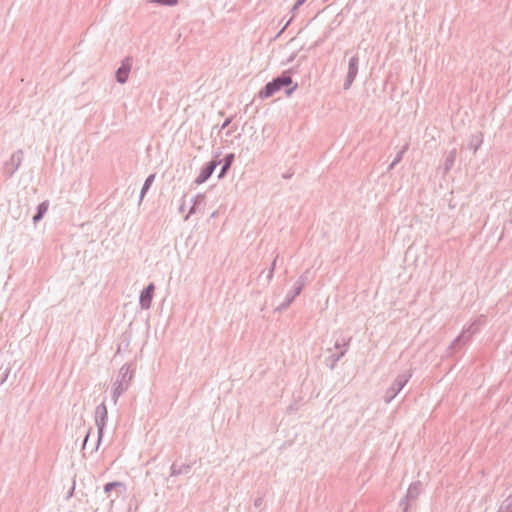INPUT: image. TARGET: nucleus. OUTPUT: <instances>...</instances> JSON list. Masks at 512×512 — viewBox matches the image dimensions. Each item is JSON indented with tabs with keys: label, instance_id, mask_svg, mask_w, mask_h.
Listing matches in <instances>:
<instances>
[{
	"label": "nucleus",
	"instance_id": "38",
	"mask_svg": "<svg viewBox=\"0 0 512 512\" xmlns=\"http://www.w3.org/2000/svg\"><path fill=\"white\" fill-rule=\"evenodd\" d=\"M396 165H397V164H394V161H392V162L389 164V166H388V169H387V170H388V171L393 170V169L396 167Z\"/></svg>",
	"mask_w": 512,
	"mask_h": 512
},
{
	"label": "nucleus",
	"instance_id": "34",
	"mask_svg": "<svg viewBox=\"0 0 512 512\" xmlns=\"http://www.w3.org/2000/svg\"><path fill=\"white\" fill-rule=\"evenodd\" d=\"M236 126H232L227 132H226V136H231L235 130H236Z\"/></svg>",
	"mask_w": 512,
	"mask_h": 512
},
{
	"label": "nucleus",
	"instance_id": "35",
	"mask_svg": "<svg viewBox=\"0 0 512 512\" xmlns=\"http://www.w3.org/2000/svg\"><path fill=\"white\" fill-rule=\"evenodd\" d=\"M276 263H277V257L273 260V262L271 263V266L269 268L273 272L275 271Z\"/></svg>",
	"mask_w": 512,
	"mask_h": 512
},
{
	"label": "nucleus",
	"instance_id": "27",
	"mask_svg": "<svg viewBox=\"0 0 512 512\" xmlns=\"http://www.w3.org/2000/svg\"><path fill=\"white\" fill-rule=\"evenodd\" d=\"M407 149H408V146L406 145L396 154L395 158L393 159L394 164H398L401 162Z\"/></svg>",
	"mask_w": 512,
	"mask_h": 512
},
{
	"label": "nucleus",
	"instance_id": "21",
	"mask_svg": "<svg viewBox=\"0 0 512 512\" xmlns=\"http://www.w3.org/2000/svg\"><path fill=\"white\" fill-rule=\"evenodd\" d=\"M309 271L306 270L303 274H301L298 279L296 280L294 286L295 287H299L300 291H302L305 287V285L307 284V282L309 281Z\"/></svg>",
	"mask_w": 512,
	"mask_h": 512
},
{
	"label": "nucleus",
	"instance_id": "12",
	"mask_svg": "<svg viewBox=\"0 0 512 512\" xmlns=\"http://www.w3.org/2000/svg\"><path fill=\"white\" fill-rule=\"evenodd\" d=\"M351 338L345 339L343 338V346L345 347L343 350L339 351L338 353H333L326 357L325 359V365L329 367L331 370H333L337 364V362L346 354L348 347L350 345Z\"/></svg>",
	"mask_w": 512,
	"mask_h": 512
},
{
	"label": "nucleus",
	"instance_id": "20",
	"mask_svg": "<svg viewBox=\"0 0 512 512\" xmlns=\"http://www.w3.org/2000/svg\"><path fill=\"white\" fill-rule=\"evenodd\" d=\"M482 142V134L472 135L468 144V148L473 150L474 153H476L477 150L480 148Z\"/></svg>",
	"mask_w": 512,
	"mask_h": 512
},
{
	"label": "nucleus",
	"instance_id": "8",
	"mask_svg": "<svg viewBox=\"0 0 512 512\" xmlns=\"http://www.w3.org/2000/svg\"><path fill=\"white\" fill-rule=\"evenodd\" d=\"M472 339L468 337L463 331L451 342L447 348V354L452 356L462 351L467 345L470 344Z\"/></svg>",
	"mask_w": 512,
	"mask_h": 512
},
{
	"label": "nucleus",
	"instance_id": "17",
	"mask_svg": "<svg viewBox=\"0 0 512 512\" xmlns=\"http://www.w3.org/2000/svg\"><path fill=\"white\" fill-rule=\"evenodd\" d=\"M48 207H49L48 200H45L37 205L36 213L32 217L34 224L38 223L39 221H41L43 219L44 215L46 214V212L48 210Z\"/></svg>",
	"mask_w": 512,
	"mask_h": 512
},
{
	"label": "nucleus",
	"instance_id": "5",
	"mask_svg": "<svg viewBox=\"0 0 512 512\" xmlns=\"http://www.w3.org/2000/svg\"><path fill=\"white\" fill-rule=\"evenodd\" d=\"M422 492V483L416 481L410 484L406 495L399 502V506L402 508V512H408L410 508V502L415 501Z\"/></svg>",
	"mask_w": 512,
	"mask_h": 512
},
{
	"label": "nucleus",
	"instance_id": "1",
	"mask_svg": "<svg viewBox=\"0 0 512 512\" xmlns=\"http://www.w3.org/2000/svg\"><path fill=\"white\" fill-rule=\"evenodd\" d=\"M294 71V68L284 70L280 75L267 82L258 92V97L262 100L267 99L282 89H284L286 96L290 97L298 88V84L294 83L292 79Z\"/></svg>",
	"mask_w": 512,
	"mask_h": 512
},
{
	"label": "nucleus",
	"instance_id": "13",
	"mask_svg": "<svg viewBox=\"0 0 512 512\" xmlns=\"http://www.w3.org/2000/svg\"><path fill=\"white\" fill-rule=\"evenodd\" d=\"M485 324V316L484 315H480L479 317H477L473 322H471L470 324H468L467 326H464V328L462 329V331L468 336L470 337L471 339H473V336L475 334H477L479 332V327L481 325H484Z\"/></svg>",
	"mask_w": 512,
	"mask_h": 512
},
{
	"label": "nucleus",
	"instance_id": "36",
	"mask_svg": "<svg viewBox=\"0 0 512 512\" xmlns=\"http://www.w3.org/2000/svg\"><path fill=\"white\" fill-rule=\"evenodd\" d=\"M293 172H287L282 175L284 179H290L293 176Z\"/></svg>",
	"mask_w": 512,
	"mask_h": 512
},
{
	"label": "nucleus",
	"instance_id": "6",
	"mask_svg": "<svg viewBox=\"0 0 512 512\" xmlns=\"http://www.w3.org/2000/svg\"><path fill=\"white\" fill-rule=\"evenodd\" d=\"M23 156V150L18 149L11 155L10 159L5 162L4 174L7 179L11 178L19 169L23 160Z\"/></svg>",
	"mask_w": 512,
	"mask_h": 512
},
{
	"label": "nucleus",
	"instance_id": "2",
	"mask_svg": "<svg viewBox=\"0 0 512 512\" xmlns=\"http://www.w3.org/2000/svg\"><path fill=\"white\" fill-rule=\"evenodd\" d=\"M134 377V370L131 363H125L119 370L118 376L113 383L112 400L117 403L119 397L129 388Z\"/></svg>",
	"mask_w": 512,
	"mask_h": 512
},
{
	"label": "nucleus",
	"instance_id": "30",
	"mask_svg": "<svg viewBox=\"0 0 512 512\" xmlns=\"http://www.w3.org/2000/svg\"><path fill=\"white\" fill-rule=\"evenodd\" d=\"M334 348L337 349V350H343L345 347L343 346V340L340 342L339 340H337L334 344Z\"/></svg>",
	"mask_w": 512,
	"mask_h": 512
},
{
	"label": "nucleus",
	"instance_id": "41",
	"mask_svg": "<svg viewBox=\"0 0 512 512\" xmlns=\"http://www.w3.org/2000/svg\"><path fill=\"white\" fill-rule=\"evenodd\" d=\"M323 2H328L329 0H322Z\"/></svg>",
	"mask_w": 512,
	"mask_h": 512
},
{
	"label": "nucleus",
	"instance_id": "7",
	"mask_svg": "<svg viewBox=\"0 0 512 512\" xmlns=\"http://www.w3.org/2000/svg\"><path fill=\"white\" fill-rule=\"evenodd\" d=\"M358 68H359V57L356 54L349 59L348 71H347L346 79L343 84L344 90H348L352 86V84L358 74Z\"/></svg>",
	"mask_w": 512,
	"mask_h": 512
},
{
	"label": "nucleus",
	"instance_id": "15",
	"mask_svg": "<svg viewBox=\"0 0 512 512\" xmlns=\"http://www.w3.org/2000/svg\"><path fill=\"white\" fill-rule=\"evenodd\" d=\"M234 160H235V154L234 153H227L224 156L223 160L220 161L222 163V166H221V169H220V171L218 173V178L219 179H222V178H224L227 175V173L230 170Z\"/></svg>",
	"mask_w": 512,
	"mask_h": 512
},
{
	"label": "nucleus",
	"instance_id": "39",
	"mask_svg": "<svg viewBox=\"0 0 512 512\" xmlns=\"http://www.w3.org/2000/svg\"><path fill=\"white\" fill-rule=\"evenodd\" d=\"M298 5H303L307 0H296Z\"/></svg>",
	"mask_w": 512,
	"mask_h": 512
},
{
	"label": "nucleus",
	"instance_id": "18",
	"mask_svg": "<svg viewBox=\"0 0 512 512\" xmlns=\"http://www.w3.org/2000/svg\"><path fill=\"white\" fill-rule=\"evenodd\" d=\"M456 155H457V150L454 148L452 149L446 156L445 158V161H444V164H443V169H444V172L447 173L449 172L453 165H454V162L456 160Z\"/></svg>",
	"mask_w": 512,
	"mask_h": 512
},
{
	"label": "nucleus",
	"instance_id": "31",
	"mask_svg": "<svg viewBox=\"0 0 512 512\" xmlns=\"http://www.w3.org/2000/svg\"><path fill=\"white\" fill-rule=\"evenodd\" d=\"M293 18L294 16H292L286 23L285 25L283 26V28L280 30L279 34L280 35L281 33H283V31L290 25V23L293 21Z\"/></svg>",
	"mask_w": 512,
	"mask_h": 512
},
{
	"label": "nucleus",
	"instance_id": "9",
	"mask_svg": "<svg viewBox=\"0 0 512 512\" xmlns=\"http://www.w3.org/2000/svg\"><path fill=\"white\" fill-rule=\"evenodd\" d=\"M220 160H211L207 162L200 170L199 175L194 180V183L201 185L205 183L213 174L216 167L220 164Z\"/></svg>",
	"mask_w": 512,
	"mask_h": 512
},
{
	"label": "nucleus",
	"instance_id": "3",
	"mask_svg": "<svg viewBox=\"0 0 512 512\" xmlns=\"http://www.w3.org/2000/svg\"><path fill=\"white\" fill-rule=\"evenodd\" d=\"M107 421H108L107 407H106L105 403L102 402L99 405H97L96 409H95V424L97 427V434H98L96 449L99 447V445L102 441V438L104 435V429L107 425Z\"/></svg>",
	"mask_w": 512,
	"mask_h": 512
},
{
	"label": "nucleus",
	"instance_id": "25",
	"mask_svg": "<svg viewBox=\"0 0 512 512\" xmlns=\"http://www.w3.org/2000/svg\"><path fill=\"white\" fill-rule=\"evenodd\" d=\"M11 368L9 366L4 367L3 365L0 366V386L4 384L5 381H7L8 376L10 374Z\"/></svg>",
	"mask_w": 512,
	"mask_h": 512
},
{
	"label": "nucleus",
	"instance_id": "23",
	"mask_svg": "<svg viewBox=\"0 0 512 512\" xmlns=\"http://www.w3.org/2000/svg\"><path fill=\"white\" fill-rule=\"evenodd\" d=\"M116 488H124V484L119 481L108 482L104 485V492L110 494Z\"/></svg>",
	"mask_w": 512,
	"mask_h": 512
},
{
	"label": "nucleus",
	"instance_id": "10",
	"mask_svg": "<svg viewBox=\"0 0 512 512\" xmlns=\"http://www.w3.org/2000/svg\"><path fill=\"white\" fill-rule=\"evenodd\" d=\"M132 68L131 57H126L115 72V79L119 84H125Z\"/></svg>",
	"mask_w": 512,
	"mask_h": 512
},
{
	"label": "nucleus",
	"instance_id": "28",
	"mask_svg": "<svg viewBox=\"0 0 512 512\" xmlns=\"http://www.w3.org/2000/svg\"><path fill=\"white\" fill-rule=\"evenodd\" d=\"M233 118V116L226 118L221 125V129H225L226 127H228L231 124Z\"/></svg>",
	"mask_w": 512,
	"mask_h": 512
},
{
	"label": "nucleus",
	"instance_id": "4",
	"mask_svg": "<svg viewBox=\"0 0 512 512\" xmlns=\"http://www.w3.org/2000/svg\"><path fill=\"white\" fill-rule=\"evenodd\" d=\"M411 376V373H402L395 378L391 386L385 392L384 400L386 403H390L400 393Z\"/></svg>",
	"mask_w": 512,
	"mask_h": 512
},
{
	"label": "nucleus",
	"instance_id": "14",
	"mask_svg": "<svg viewBox=\"0 0 512 512\" xmlns=\"http://www.w3.org/2000/svg\"><path fill=\"white\" fill-rule=\"evenodd\" d=\"M302 291H300L299 287L293 286V288L286 294L284 301L276 308L277 311L286 310L291 303L295 300V298L300 295Z\"/></svg>",
	"mask_w": 512,
	"mask_h": 512
},
{
	"label": "nucleus",
	"instance_id": "37",
	"mask_svg": "<svg viewBox=\"0 0 512 512\" xmlns=\"http://www.w3.org/2000/svg\"><path fill=\"white\" fill-rule=\"evenodd\" d=\"M273 275H274V272L271 271L270 269H268V272H267V279H268V281L272 280Z\"/></svg>",
	"mask_w": 512,
	"mask_h": 512
},
{
	"label": "nucleus",
	"instance_id": "19",
	"mask_svg": "<svg viewBox=\"0 0 512 512\" xmlns=\"http://www.w3.org/2000/svg\"><path fill=\"white\" fill-rule=\"evenodd\" d=\"M155 177H156V174L152 173V174L148 175L147 178L145 179L144 184L140 191L139 202H141L143 200L146 193L149 191L150 187L152 186V184L155 180Z\"/></svg>",
	"mask_w": 512,
	"mask_h": 512
},
{
	"label": "nucleus",
	"instance_id": "24",
	"mask_svg": "<svg viewBox=\"0 0 512 512\" xmlns=\"http://www.w3.org/2000/svg\"><path fill=\"white\" fill-rule=\"evenodd\" d=\"M499 511L512 512V495H509L500 505Z\"/></svg>",
	"mask_w": 512,
	"mask_h": 512
},
{
	"label": "nucleus",
	"instance_id": "16",
	"mask_svg": "<svg viewBox=\"0 0 512 512\" xmlns=\"http://www.w3.org/2000/svg\"><path fill=\"white\" fill-rule=\"evenodd\" d=\"M191 468V464L177 465V463L174 462L170 467V476L187 475L190 473Z\"/></svg>",
	"mask_w": 512,
	"mask_h": 512
},
{
	"label": "nucleus",
	"instance_id": "32",
	"mask_svg": "<svg viewBox=\"0 0 512 512\" xmlns=\"http://www.w3.org/2000/svg\"><path fill=\"white\" fill-rule=\"evenodd\" d=\"M302 5H298V2L296 1L294 5L291 8V13H295Z\"/></svg>",
	"mask_w": 512,
	"mask_h": 512
},
{
	"label": "nucleus",
	"instance_id": "22",
	"mask_svg": "<svg viewBox=\"0 0 512 512\" xmlns=\"http://www.w3.org/2000/svg\"><path fill=\"white\" fill-rule=\"evenodd\" d=\"M205 199V195L204 194H197L193 199V205L190 207L189 209V213H188V216L189 215H192V214H195L196 213V205L202 203Z\"/></svg>",
	"mask_w": 512,
	"mask_h": 512
},
{
	"label": "nucleus",
	"instance_id": "33",
	"mask_svg": "<svg viewBox=\"0 0 512 512\" xmlns=\"http://www.w3.org/2000/svg\"><path fill=\"white\" fill-rule=\"evenodd\" d=\"M90 430L89 429L84 437V440H83V449L86 447V444H87V441H88V438H89V435H90Z\"/></svg>",
	"mask_w": 512,
	"mask_h": 512
},
{
	"label": "nucleus",
	"instance_id": "11",
	"mask_svg": "<svg viewBox=\"0 0 512 512\" xmlns=\"http://www.w3.org/2000/svg\"><path fill=\"white\" fill-rule=\"evenodd\" d=\"M155 284L149 283L141 292L139 296V305L141 309L147 310L151 307V303L154 297Z\"/></svg>",
	"mask_w": 512,
	"mask_h": 512
},
{
	"label": "nucleus",
	"instance_id": "29",
	"mask_svg": "<svg viewBox=\"0 0 512 512\" xmlns=\"http://www.w3.org/2000/svg\"><path fill=\"white\" fill-rule=\"evenodd\" d=\"M263 501H264V498L263 497H257L255 500H254V506L256 508L260 507L262 504H263Z\"/></svg>",
	"mask_w": 512,
	"mask_h": 512
},
{
	"label": "nucleus",
	"instance_id": "40",
	"mask_svg": "<svg viewBox=\"0 0 512 512\" xmlns=\"http://www.w3.org/2000/svg\"><path fill=\"white\" fill-rule=\"evenodd\" d=\"M73 491H74V486L71 488V490H69L68 496H71L73 494Z\"/></svg>",
	"mask_w": 512,
	"mask_h": 512
},
{
	"label": "nucleus",
	"instance_id": "26",
	"mask_svg": "<svg viewBox=\"0 0 512 512\" xmlns=\"http://www.w3.org/2000/svg\"><path fill=\"white\" fill-rule=\"evenodd\" d=\"M150 3L162 5V6H175L179 0H150Z\"/></svg>",
	"mask_w": 512,
	"mask_h": 512
}]
</instances>
